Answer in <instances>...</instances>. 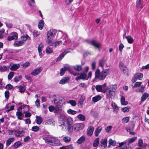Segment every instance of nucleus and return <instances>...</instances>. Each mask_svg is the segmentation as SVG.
Segmentation results:
<instances>
[{"instance_id":"1","label":"nucleus","mask_w":149,"mask_h":149,"mask_svg":"<svg viewBox=\"0 0 149 149\" xmlns=\"http://www.w3.org/2000/svg\"><path fill=\"white\" fill-rule=\"evenodd\" d=\"M57 32L56 30L54 29H51L47 33L46 37V42L49 45H52V42L54 37Z\"/></svg>"},{"instance_id":"2","label":"nucleus","mask_w":149,"mask_h":149,"mask_svg":"<svg viewBox=\"0 0 149 149\" xmlns=\"http://www.w3.org/2000/svg\"><path fill=\"white\" fill-rule=\"evenodd\" d=\"M43 139L46 143H48L51 146H55L60 144L59 141L55 137H45Z\"/></svg>"},{"instance_id":"3","label":"nucleus","mask_w":149,"mask_h":149,"mask_svg":"<svg viewBox=\"0 0 149 149\" xmlns=\"http://www.w3.org/2000/svg\"><path fill=\"white\" fill-rule=\"evenodd\" d=\"M117 88V86L116 84L111 85L108 87L106 88L107 89L106 94L108 97H111L113 96Z\"/></svg>"},{"instance_id":"4","label":"nucleus","mask_w":149,"mask_h":149,"mask_svg":"<svg viewBox=\"0 0 149 149\" xmlns=\"http://www.w3.org/2000/svg\"><path fill=\"white\" fill-rule=\"evenodd\" d=\"M9 135H15L17 137H21L24 136L25 132L22 128L19 127L17 131L15 130H9L8 132Z\"/></svg>"},{"instance_id":"5","label":"nucleus","mask_w":149,"mask_h":149,"mask_svg":"<svg viewBox=\"0 0 149 149\" xmlns=\"http://www.w3.org/2000/svg\"><path fill=\"white\" fill-rule=\"evenodd\" d=\"M73 121L72 118L69 117L67 119L66 126H64L65 128H67L68 132H72L73 130Z\"/></svg>"},{"instance_id":"6","label":"nucleus","mask_w":149,"mask_h":149,"mask_svg":"<svg viewBox=\"0 0 149 149\" xmlns=\"http://www.w3.org/2000/svg\"><path fill=\"white\" fill-rule=\"evenodd\" d=\"M92 75V72L90 71L88 73L87 75L84 72L81 73L79 76H77L75 78V79L78 80L79 79H82L83 80H88L91 79Z\"/></svg>"},{"instance_id":"7","label":"nucleus","mask_w":149,"mask_h":149,"mask_svg":"<svg viewBox=\"0 0 149 149\" xmlns=\"http://www.w3.org/2000/svg\"><path fill=\"white\" fill-rule=\"evenodd\" d=\"M68 41V39L67 36H63L62 39L60 41H56L54 42H52V44L51 46H53L55 47H56L60 44H62L63 45H65Z\"/></svg>"},{"instance_id":"8","label":"nucleus","mask_w":149,"mask_h":149,"mask_svg":"<svg viewBox=\"0 0 149 149\" xmlns=\"http://www.w3.org/2000/svg\"><path fill=\"white\" fill-rule=\"evenodd\" d=\"M68 118L65 113L63 112L60 114L59 118V121L61 125L66 126V123Z\"/></svg>"},{"instance_id":"9","label":"nucleus","mask_w":149,"mask_h":149,"mask_svg":"<svg viewBox=\"0 0 149 149\" xmlns=\"http://www.w3.org/2000/svg\"><path fill=\"white\" fill-rule=\"evenodd\" d=\"M103 73L102 71L100 72L99 69H97L95 72V78L98 79L100 80L104 79L106 77Z\"/></svg>"},{"instance_id":"10","label":"nucleus","mask_w":149,"mask_h":149,"mask_svg":"<svg viewBox=\"0 0 149 149\" xmlns=\"http://www.w3.org/2000/svg\"><path fill=\"white\" fill-rule=\"evenodd\" d=\"M106 84L104 83L102 85H96L95 87L97 92L105 93L107 91V89L106 88Z\"/></svg>"},{"instance_id":"11","label":"nucleus","mask_w":149,"mask_h":149,"mask_svg":"<svg viewBox=\"0 0 149 149\" xmlns=\"http://www.w3.org/2000/svg\"><path fill=\"white\" fill-rule=\"evenodd\" d=\"M143 77V74L141 73H136L132 78V81L133 83H134L137 79L141 80Z\"/></svg>"},{"instance_id":"12","label":"nucleus","mask_w":149,"mask_h":149,"mask_svg":"<svg viewBox=\"0 0 149 149\" xmlns=\"http://www.w3.org/2000/svg\"><path fill=\"white\" fill-rule=\"evenodd\" d=\"M85 127V125L82 123H76L74 125V129L77 131L83 130Z\"/></svg>"},{"instance_id":"13","label":"nucleus","mask_w":149,"mask_h":149,"mask_svg":"<svg viewBox=\"0 0 149 149\" xmlns=\"http://www.w3.org/2000/svg\"><path fill=\"white\" fill-rule=\"evenodd\" d=\"M17 110L20 111L22 113L24 114L29 111V108L27 105H24L19 107Z\"/></svg>"},{"instance_id":"14","label":"nucleus","mask_w":149,"mask_h":149,"mask_svg":"<svg viewBox=\"0 0 149 149\" xmlns=\"http://www.w3.org/2000/svg\"><path fill=\"white\" fill-rule=\"evenodd\" d=\"M43 69L42 67H39L36 68L31 73V74L35 76L39 74Z\"/></svg>"},{"instance_id":"15","label":"nucleus","mask_w":149,"mask_h":149,"mask_svg":"<svg viewBox=\"0 0 149 149\" xmlns=\"http://www.w3.org/2000/svg\"><path fill=\"white\" fill-rule=\"evenodd\" d=\"M107 139L106 138L101 139L100 143L101 148L102 149H104L107 147Z\"/></svg>"},{"instance_id":"16","label":"nucleus","mask_w":149,"mask_h":149,"mask_svg":"<svg viewBox=\"0 0 149 149\" xmlns=\"http://www.w3.org/2000/svg\"><path fill=\"white\" fill-rule=\"evenodd\" d=\"M43 45L42 43H40L38 47V51L39 53V56L40 58H42L43 56L42 51L43 49Z\"/></svg>"},{"instance_id":"17","label":"nucleus","mask_w":149,"mask_h":149,"mask_svg":"<svg viewBox=\"0 0 149 149\" xmlns=\"http://www.w3.org/2000/svg\"><path fill=\"white\" fill-rule=\"evenodd\" d=\"M11 34L13 35L8 36L7 38L8 40L10 41L14 39H17V38L18 35L17 33L15 32H13L11 33Z\"/></svg>"},{"instance_id":"18","label":"nucleus","mask_w":149,"mask_h":149,"mask_svg":"<svg viewBox=\"0 0 149 149\" xmlns=\"http://www.w3.org/2000/svg\"><path fill=\"white\" fill-rule=\"evenodd\" d=\"M11 67L10 69L12 71H15L17 70L20 67V65L19 64L11 63L10 64Z\"/></svg>"},{"instance_id":"19","label":"nucleus","mask_w":149,"mask_h":149,"mask_svg":"<svg viewBox=\"0 0 149 149\" xmlns=\"http://www.w3.org/2000/svg\"><path fill=\"white\" fill-rule=\"evenodd\" d=\"M147 145L146 144H144L143 145V140L142 139H139V140L137 146L139 147H142L143 149H145Z\"/></svg>"},{"instance_id":"20","label":"nucleus","mask_w":149,"mask_h":149,"mask_svg":"<svg viewBox=\"0 0 149 149\" xmlns=\"http://www.w3.org/2000/svg\"><path fill=\"white\" fill-rule=\"evenodd\" d=\"M70 52V51L67 50V51H65L63 52L62 53L60 56L57 58L56 61H58L61 60L66 54Z\"/></svg>"},{"instance_id":"21","label":"nucleus","mask_w":149,"mask_h":149,"mask_svg":"<svg viewBox=\"0 0 149 149\" xmlns=\"http://www.w3.org/2000/svg\"><path fill=\"white\" fill-rule=\"evenodd\" d=\"M90 43L92 45L98 48L99 51L100 50V48L101 45L100 43H98L95 40H92L90 41Z\"/></svg>"},{"instance_id":"22","label":"nucleus","mask_w":149,"mask_h":149,"mask_svg":"<svg viewBox=\"0 0 149 149\" xmlns=\"http://www.w3.org/2000/svg\"><path fill=\"white\" fill-rule=\"evenodd\" d=\"M94 130V127L92 126L89 127L87 130V134L88 136H91L93 134Z\"/></svg>"},{"instance_id":"23","label":"nucleus","mask_w":149,"mask_h":149,"mask_svg":"<svg viewBox=\"0 0 149 149\" xmlns=\"http://www.w3.org/2000/svg\"><path fill=\"white\" fill-rule=\"evenodd\" d=\"M111 105L113 109L114 112L116 113H117L118 111V107L117 105L115 103L112 102L111 103Z\"/></svg>"},{"instance_id":"24","label":"nucleus","mask_w":149,"mask_h":149,"mask_svg":"<svg viewBox=\"0 0 149 149\" xmlns=\"http://www.w3.org/2000/svg\"><path fill=\"white\" fill-rule=\"evenodd\" d=\"M45 125H54V121L53 119L51 118L47 120L45 123Z\"/></svg>"},{"instance_id":"25","label":"nucleus","mask_w":149,"mask_h":149,"mask_svg":"<svg viewBox=\"0 0 149 149\" xmlns=\"http://www.w3.org/2000/svg\"><path fill=\"white\" fill-rule=\"evenodd\" d=\"M125 144V142H123L119 143V147L120 148L119 149H131L130 147H129V145L127 146H124V147H122V146H123Z\"/></svg>"},{"instance_id":"26","label":"nucleus","mask_w":149,"mask_h":149,"mask_svg":"<svg viewBox=\"0 0 149 149\" xmlns=\"http://www.w3.org/2000/svg\"><path fill=\"white\" fill-rule=\"evenodd\" d=\"M123 38H126L127 39L128 42L130 44L132 43L134 41L132 38L130 36H124Z\"/></svg>"},{"instance_id":"27","label":"nucleus","mask_w":149,"mask_h":149,"mask_svg":"<svg viewBox=\"0 0 149 149\" xmlns=\"http://www.w3.org/2000/svg\"><path fill=\"white\" fill-rule=\"evenodd\" d=\"M120 101L121 104L123 105H126L128 104V102L125 101V97L123 96H121Z\"/></svg>"},{"instance_id":"28","label":"nucleus","mask_w":149,"mask_h":149,"mask_svg":"<svg viewBox=\"0 0 149 149\" xmlns=\"http://www.w3.org/2000/svg\"><path fill=\"white\" fill-rule=\"evenodd\" d=\"M69 68L68 67L64 66L61 70L60 72V75L61 76H63L64 74L65 70H69Z\"/></svg>"},{"instance_id":"29","label":"nucleus","mask_w":149,"mask_h":149,"mask_svg":"<svg viewBox=\"0 0 149 149\" xmlns=\"http://www.w3.org/2000/svg\"><path fill=\"white\" fill-rule=\"evenodd\" d=\"M69 80V78L68 77H65L61 79L59 81V83L60 84H64L67 83Z\"/></svg>"},{"instance_id":"30","label":"nucleus","mask_w":149,"mask_h":149,"mask_svg":"<svg viewBox=\"0 0 149 149\" xmlns=\"http://www.w3.org/2000/svg\"><path fill=\"white\" fill-rule=\"evenodd\" d=\"M30 39V37L27 34L25 35H24L21 37V41L23 42H24V44L25 43L27 39Z\"/></svg>"},{"instance_id":"31","label":"nucleus","mask_w":149,"mask_h":149,"mask_svg":"<svg viewBox=\"0 0 149 149\" xmlns=\"http://www.w3.org/2000/svg\"><path fill=\"white\" fill-rule=\"evenodd\" d=\"M101 99V96L99 95H98L93 97L92 101L93 102H95L99 101Z\"/></svg>"},{"instance_id":"32","label":"nucleus","mask_w":149,"mask_h":149,"mask_svg":"<svg viewBox=\"0 0 149 149\" xmlns=\"http://www.w3.org/2000/svg\"><path fill=\"white\" fill-rule=\"evenodd\" d=\"M86 139L85 137L84 136H82L79 138L77 141V142L79 144H81Z\"/></svg>"},{"instance_id":"33","label":"nucleus","mask_w":149,"mask_h":149,"mask_svg":"<svg viewBox=\"0 0 149 149\" xmlns=\"http://www.w3.org/2000/svg\"><path fill=\"white\" fill-rule=\"evenodd\" d=\"M148 97V94L146 93H145L142 95L141 98V101L142 102L144 101L147 97Z\"/></svg>"},{"instance_id":"34","label":"nucleus","mask_w":149,"mask_h":149,"mask_svg":"<svg viewBox=\"0 0 149 149\" xmlns=\"http://www.w3.org/2000/svg\"><path fill=\"white\" fill-rule=\"evenodd\" d=\"M44 24V21L42 20H40L39 22L38 25V28L40 30H42L43 28Z\"/></svg>"},{"instance_id":"35","label":"nucleus","mask_w":149,"mask_h":149,"mask_svg":"<svg viewBox=\"0 0 149 149\" xmlns=\"http://www.w3.org/2000/svg\"><path fill=\"white\" fill-rule=\"evenodd\" d=\"M9 67L6 66L5 65H3L0 66V70L2 72H3L8 70Z\"/></svg>"},{"instance_id":"36","label":"nucleus","mask_w":149,"mask_h":149,"mask_svg":"<svg viewBox=\"0 0 149 149\" xmlns=\"http://www.w3.org/2000/svg\"><path fill=\"white\" fill-rule=\"evenodd\" d=\"M102 71L103 72V74H104L106 77L107 75L109 74L111 72V70L109 69H105L102 70Z\"/></svg>"},{"instance_id":"37","label":"nucleus","mask_w":149,"mask_h":149,"mask_svg":"<svg viewBox=\"0 0 149 149\" xmlns=\"http://www.w3.org/2000/svg\"><path fill=\"white\" fill-rule=\"evenodd\" d=\"M24 42L21 40L20 41H16L15 42L14 44V45L15 46H20L24 45Z\"/></svg>"},{"instance_id":"38","label":"nucleus","mask_w":149,"mask_h":149,"mask_svg":"<svg viewBox=\"0 0 149 149\" xmlns=\"http://www.w3.org/2000/svg\"><path fill=\"white\" fill-rule=\"evenodd\" d=\"M14 138L13 137L10 138L8 139L6 142V146H9L11 143L14 141Z\"/></svg>"},{"instance_id":"39","label":"nucleus","mask_w":149,"mask_h":149,"mask_svg":"<svg viewBox=\"0 0 149 149\" xmlns=\"http://www.w3.org/2000/svg\"><path fill=\"white\" fill-rule=\"evenodd\" d=\"M102 129L101 127H99L97 128L95 130V134L96 136H97L99 134L100 132Z\"/></svg>"},{"instance_id":"40","label":"nucleus","mask_w":149,"mask_h":149,"mask_svg":"<svg viewBox=\"0 0 149 149\" xmlns=\"http://www.w3.org/2000/svg\"><path fill=\"white\" fill-rule=\"evenodd\" d=\"M60 149H74V147L72 144L69 146H63L60 148Z\"/></svg>"},{"instance_id":"41","label":"nucleus","mask_w":149,"mask_h":149,"mask_svg":"<svg viewBox=\"0 0 149 149\" xmlns=\"http://www.w3.org/2000/svg\"><path fill=\"white\" fill-rule=\"evenodd\" d=\"M77 118L81 121H84L85 119V116L82 114H79L77 116Z\"/></svg>"},{"instance_id":"42","label":"nucleus","mask_w":149,"mask_h":149,"mask_svg":"<svg viewBox=\"0 0 149 149\" xmlns=\"http://www.w3.org/2000/svg\"><path fill=\"white\" fill-rule=\"evenodd\" d=\"M100 139L98 138H97L94 141L93 146L94 147L97 146L99 144Z\"/></svg>"},{"instance_id":"43","label":"nucleus","mask_w":149,"mask_h":149,"mask_svg":"<svg viewBox=\"0 0 149 149\" xmlns=\"http://www.w3.org/2000/svg\"><path fill=\"white\" fill-rule=\"evenodd\" d=\"M145 87L143 86H141L140 87L136 89V91L143 93L144 91Z\"/></svg>"},{"instance_id":"44","label":"nucleus","mask_w":149,"mask_h":149,"mask_svg":"<svg viewBox=\"0 0 149 149\" xmlns=\"http://www.w3.org/2000/svg\"><path fill=\"white\" fill-rule=\"evenodd\" d=\"M67 112L70 114L74 115L77 113V112L71 109H69L67 110Z\"/></svg>"},{"instance_id":"45","label":"nucleus","mask_w":149,"mask_h":149,"mask_svg":"<svg viewBox=\"0 0 149 149\" xmlns=\"http://www.w3.org/2000/svg\"><path fill=\"white\" fill-rule=\"evenodd\" d=\"M36 123L38 124H40L42 121V118L40 116H37L36 119Z\"/></svg>"},{"instance_id":"46","label":"nucleus","mask_w":149,"mask_h":149,"mask_svg":"<svg viewBox=\"0 0 149 149\" xmlns=\"http://www.w3.org/2000/svg\"><path fill=\"white\" fill-rule=\"evenodd\" d=\"M137 139V137L134 136L131 138L128 139V143L130 144L134 142Z\"/></svg>"},{"instance_id":"47","label":"nucleus","mask_w":149,"mask_h":149,"mask_svg":"<svg viewBox=\"0 0 149 149\" xmlns=\"http://www.w3.org/2000/svg\"><path fill=\"white\" fill-rule=\"evenodd\" d=\"M109 143L110 145L114 146L116 145V142L115 141L111 139H110L109 140Z\"/></svg>"},{"instance_id":"48","label":"nucleus","mask_w":149,"mask_h":149,"mask_svg":"<svg viewBox=\"0 0 149 149\" xmlns=\"http://www.w3.org/2000/svg\"><path fill=\"white\" fill-rule=\"evenodd\" d=\"M61 108L58 105H56L54 107V113H58V112L61 110Z\"/></svg>"},{"instance_id":"49","label":"nucleus","mask_w":149,"mask_h":149,"mask_svg":"<svg viewBox=\"0 0 149 149\" xmlns=\"http://www.w3.org/2000/svg\"><path fill=\"white\" fill-rule=\"evenodd\" d=\"M74 70L78 71H80L82 69V67L80 65H76L74 66Z\"/></svg>"},{"instance_id":"50","label":"nucleus","mask_w":149,"mask_h":149,"mask_svg":"<svg viewBox=\"0 0 149 149\" xmlns=\"http://www.w3.org/2000/svg\"><path fill=\"white\" fill-rule=\"evenodd\" d=\"M71 140V138L68 136L64 137L63 138V140L66 143H68Z\"/></svg>"},{"instance_id":"51","label":"nucleus","mask_w":149,"mask_h":149,"mask_svg":"<svg viewBox=\"0 0 149 149\" xmlns=\"http://www.w3.org/2000/svg\"><path fill=\"white\" fill-rule=\"evenodd\" d=\"M53 50L52 48L49 47H47L46 49V52L48 54H50L52 53Z\"/></svg>"},{"instance_id":"52","label":"nucleus","mask_w":149,"mask_h":149,"mask_svg":"<svg viewBox=\"0 0 149 149\" xmlns=\"http://www.w3.org/2000/svg\"><path fill=\"white\" fill-rule=\"evenodd\" d=\"M14 72H10L8 76V78L9 80H10L14 76Z\"/></svg>"},{"instance_id":"53","label":"nucleus","mask_w":149,"mask_h":149,"mask_svg":"<svg viewBox=\"0 0 149 149\" xmlns=\"http://www.w3.org/2000/svg\"><path fill=\"white\" fill-rule=\"evenodd\" d=\"M68 103L70 104L72 106H75L77 104L76 101L73 100H70Z\"/></svg>"},{"instance_id":"54","label":"nucleus","mask_w":149,"mask_h":149,"mask_svg":"<svg viewBox=\"0 0 149 149\" xmlns=\"http://www.w3.org/2000/svg\"><path fill=\"white\" fill-rule=\"evenodd\" d=\"M21 144V142L20 141H18L14 144V146L15 148H17L19 147Z\"/></svg>"},{"instance_id":"55","label":"nucleus","mask_w":149,"mask_h":149,"mask_svg":"<svg viewBox=\"0 0 149 149\" xmlns=\"http://www.w3.org/2000/svg\"><path fill=\"white\" fill-rule=\"evenodd\" d=\"M121 111L123 112H128L130 110V108L128 107H125L122 108L121 109Z\"/></svg>"},{"instance_id":"56","label":"nucleus","mask_w":149,"mask_h":149,"mask_svg":"<svg viewBox=\"0 0 149 149\" xmlns=\"http://www.w3.org/2000/svg\"><path fill=\"white\" fill-rule=\"evenodd\" d=\"M130 118L129 117H127L123 118L122 119L123 123H127L129 121Z\"/></svg>"},{"instance_id":"57","label":"nucleus","mask_w":149,"mask_h":149,"mask_svg":"<svg viewBox=\"0 0 149 149\" xmlns=\"http://www.w3.org/2000/svg\"><path fill=\"white\" fill-rule=\"evenodd\" d=\"M142 82H136L134 84V86H132V88L139 87L141 86Z\"/></svg>"},{"instance_id":"58","label":"nucleus","mask_w":149,"mask_h":149,"mask_svg":"<svg viewBox=\"0 0 149 149\" xmlns=\"http://www.w3.org/2000/svg\"><path fill=\"white\" fill-rule=\"evenodd\" d=\"M105 63L104 60H101L99 61V65L102 68H103L104 65V63Z\"/></svg>"},{"instance_id":"59","label":"nucleus","mask_w":149,"mask_h":149,"mask_svg":"<svg viewBox=\"0 0 149 149\" xmlns=\"http://www.w3.org/2000/svg\"><path fill=\"white\" fill-rule=\"evenodd\" d=\"M21 75H19L18 77H15L14 79V81L15 82H18L22 78Z\"/></svg>"},{"instance_id":"60","label":"nucleus","mask_w":149,"mask_h":149,"mask_svg":"<svg viewBox=\"0 0 149 149\" xmlns=\"http://www.w3.org/2000/svg\"><path fill=\"white\" fill-rule=\"evenodd\" d=\"M35 2L34 0H29V4L32 6H35Z\"/></svg>"},{"instance_id":"61","label":"nucleus","mask_w":149,"mask_h":149,"mask_svg":"<svg viewBox=\"0 0 149 149\" xmlns=\"http://www.w3.org/2000/svg\"><path fill=\"white\" fill-rule=\"evenodd\" d=\"M19 91L21 93H23L24 92L25 89L24 87L23 86H20L18 87Z\"/></svg>"},{"instance_id":"62","label":"nucleus","mask_w":149,"mask_h":149,"mask_svg":"<svg viewBox=\"0 0 149 149\" xmlns=\"http://www.w3.org/2000/svg\"><path fill=\"white\" fill-rule=\"evenodd\" d=\"M142 3L141 0H137L136 2V6L138 8L141 7Z\"/></svg>"},{"instance_id":"63","label":"nucleus","mask_w":149,"mask_h":149,"mask_svg":"<svg viewBox=\"0 0 149 149\" xmlns=\"http://www.w3.org/2000/svg\"><path fill=\"white\" fill-rule=\"evenodd\" d=\"M40 35L39 32L36 31L34 30L33 32V35L34 37H38Z\"/></svg>"},{"instance_id":"64","label":"nucleus","mask_w":149,"mask_h":149,"mask_svg":"<svg viewBox=\"0 0 149 149\" xmlns=\"http://www.w3.org/2000/svg\"><path fill=\"white\" fill-rule=\"evenodd\" d=\"M39 129V128L37 126H34L32 127V130L34 132H37Z\"/></svg>"}]
</instances>
